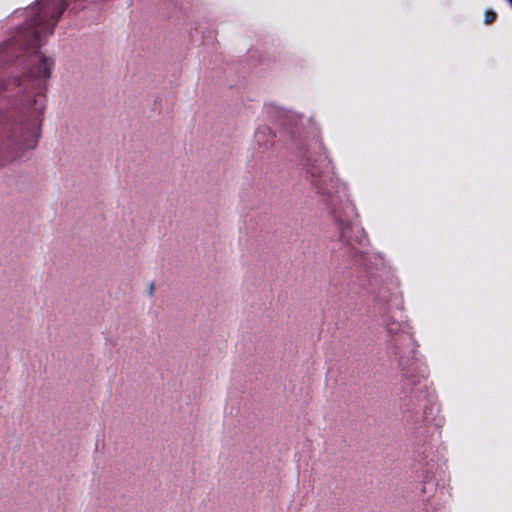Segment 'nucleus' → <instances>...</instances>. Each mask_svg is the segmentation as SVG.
Wrapping results in <instances>:
<instances>
[{"label": "nucleus", "mask_w": 512, "mask_h": 512, "mask_svg": "<svg viewBox=\"0 0 512 512\" xmlns=\"http://www.w3.org/2000/svg\"><path fill=\"white\" fill-rule=\"evenodd\" d=\"M37 6L39 7V11L37 13L36 18L33 20V33L35 37H38L39 34L42 32V24L49 23L50 21L55 23L65 9L62 0H39Z\"/></svg>", "instance_id": "obj_1"}, {"label": "nucleus", "mask_w": 512, "mask_h": 512, "mask_svg": "<svg viewBox=\"0 0 512 512\" xmlns=\"http://www.w3.org/2000/svg\"><path fill=\"white\" fill-rule=\"evenodd\" d=\"M38 61L40 62L41 69H38L37 71L32 72L33 77H50V70L52 66V62H50L48 59L38 56Z\"/></svg>", "instance_id": "obj_2"}, {"label": "nucleus", "mask_w": 512, "mask_h": 512, "mask_svg": "<svg viewBox=\"0 0 512 512\" xmlns=\"http://www.w3.org/2000/svg\"><path fill=\"white\" fill-rule=\"evenodd\" d=\"M510 2V4L512 5V0H508Z\"/></svg>", "instance_id": "obj_4"}, {"label": "nucleus", "mask_w": 512, "mask_h": 512, "mask_svg": "<svg viewBox=\"0 0 512 512\" xmlns=\"http://www.w3.org/2000/svg\"><path fill=\"white\" fill-rule=\"evenodd\" d=\"M496 18H497V15L493 10H491V9L486 10L485 19H484V22L486 24H492L496 20Z\"/></svg>", "instance_id": "obj_3"}]
</instances>
